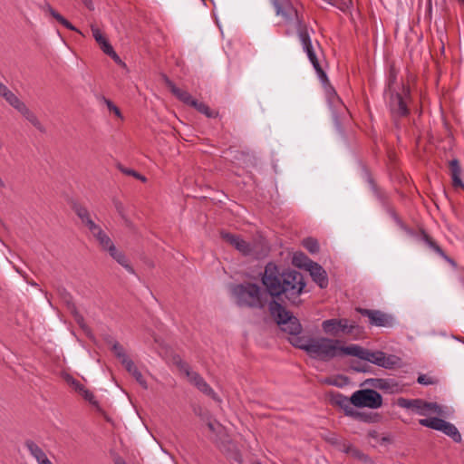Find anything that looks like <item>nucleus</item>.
Returning a JSON list of instances; mask_svg holds the SVG:
<instances>
[{"mask_svg": "<svg viewBox=\"0 0 464 464\" xmlns=\"http://www.w3.org/2000/svg\"><path fill=\"white\" fill-rule=\"evenodd\" d=\"M342 341L336 338L310 337L304 335L295 337L291 344L304 350L312 359L329 362L335 357L351 355L385 369H392L398 364L399 358L395 355H387L382 351L372 352L358 344L341 346Z\"/></svg>", "mask_w": 464, "mask_h": 464, "instance_id": "1", "label": "nucleus"}, {"mask_svg": "<svg viewBox=\"0 0 464 464\" xmlns=\"http://www.w3.org/2000/svg\"><path fill=\"white\" fill-rule=\"evenodd\" d=\"M261 282L270 296L284 295L294 304L300 303L299 297L305 286L302 273L291 269L281 272L278 266L273 262L267 263L265 266Z\"/></svg>", "mask_w": 464, "mask_h": 464, "instance_id": "2", "label": "nucleus"}, {"mask_svg": "<svg viewBox=\"0 0 464 464\" xmlns=\"http://www.w3.org/2000/svg\"><path fill=\"white\" fill-rule=\"evenodd\" d=\"M236 304L240 307L264 309L268 303V292L251 282L236 285L231 289Z\"/></svg>", "mask_w": 464, "mask_h": 464, "instance_id": "3", "label": "nucleus"}, {"mask_svg": "<svg viewBox=\"0 0 464 464\" xmlns=\"http://www.w3.org/2000/svg\"><path fill=\"white\" fill-rule=\"evenodd\" d=\"M220 237L245 256L261 259L266 256L270 250L266 242L258 241L250 244L245 241L240 236L224 230L220 231Z\"/></svg>", "mask_w": 464, "mask_h": 464, "instance_id": "4", "label": "nucleus"}, {"mask_svg": "<svg viewBox=\"0 0 464 464\" xmlns=\"http://www.w3.org/2000/svg\"><path fill=\"white\" fill-rule=\"evenodd\" d=\"M397 71L391 67L388 76L387 88L385 92L390 95V108L394 116L405 117L409 114L407 99L409 89L402 85L403 93H400L396 88Z\"/></svg>", "mask_w": 464, "mask_h": 464, "instance_id": "5", "label": "nucleus"}, {"mask_svg": "<svg viewBox=\"0 0 464 464\" xmlns=\"http://www.w3.org/2000/svg\"><path fill=\"white\" fill-rule=\"evenodd\" d=\"M269 312L275 318L277 324L281 326V329L284 332H287L291 335L289 338L290 343L291 340L295 337L303 336L300 335L302 332V325L299 320L289 311L285 310V308L281 304L274 299L271 300L269 302Z\"/></svg>", "mask_w": 464, "mask_h": 464, "instance_id": "6", "label": "nucleus"}, {"mask_svg": "<svg viewBox=\"0 0 464 464\" xmlns=\"http://www.w3.org/2000/svg\"><path fill=\"white\" fill-rule=\"evenodd\" d=\"M397 404L399 407L411 410L420 416H427L430 412L440 416L445 415L442 406L437 402H429L422 399H406L401 397L398 399Z\"/></svg>", "mask_w": 464, "mask_h": 464, "instance_id": "7", "label": "nucleus"}, {"mask_svg": "<svg viewBox=\"0 0 464 464\" xmlns=\"http://www.w3.org/2000/svg\"><path fill=\"white\" fill-rule=\"evenodd\" d=\"M175 362L179 371L184 372V374L188 377V382L192 385H194L199 392L210 397L216 401H220L219 397L209 386V384L203 379V377L199 373L192 371L186 362L179 358L178 360L175 361Z\"/></svg>", "mask_w": 464, "mask_h": 464, "instance_id": "8", "label": "nucleus"}, {"mask_svg": "<svg viewBox=\"0 0 464 464\" xmlns=\"http://www.w3.org/2000/svg\"><path fill=\"white\" fill-rule=\"evenodd\" d=\"M419 423L435 430L443 432L445 435L450 437L455 442L461 441V435L458 429L452 423L438 417H431L419 420Z\"/></svg>", "mask_w": 464, "mask_h": 464, "instance_id": "9", "label": "nucleus"}, {"mask_svg": "<svg viewBox=\"0 0 464 464\" xmlns=\"http://www.w3.org/2000/svg\"><path fill=\"white\" fill-rule=\"evenodd\" d=\"M352 402L355 407L380 408L382 404V395L372 389L359 390L353 393Z\"/></svg>", "mask_w": 464, "mask_h": 464, "instance_id": "10", "label": "nucleus"}, {"mask_svg": "<svg viewBox=\"0 0 464 464\" xmlns=\"http://www.w3.org/2000/svg\"><path fill=\"white\" fill-rule=\"evenodd\" d=\"M356 328L355 323L350 324L348 319H327L323 321V331L331 336L338 337L341 334H351Z\"/></svg>", "mask_w": 464, "mask_h": 464, "instance_id": "11", "label": "nucleus"}, {"mask_svg": "<svg viewBox=\"0 0 464 464\" xmlns=\"http://www.w3.org/2000/svg\"><path fill=\"white\" fill-rule=\"evenodd\" d=\"M300 256L307 261V264L299 263V256L293 258V264L299 267H306L313 280L320 286V288L327 287L328 277L325 270L317 263L310 260L304 254H301Z\"/></svg>", "mask_w": 464, "mask_h": 464, "instance_id": "12", "label": "nucleus"}, {"mask_svg": "<svg viewBox=\"0 0 464 464\" xmlns=\"http://www.w3.org/2000/svg\"><path fill=\"white\" fill-rule=\"evenodd\" d=\"M355 310L361 315L367 317L371 325L379 327H392L394 325L395 321L392 314L380 310H372L362 307H357Z\"/></svg>", "mask_w": 464, "mask_h": 464, "instance_id": "13", "label": "nucleus"}, {"mask_svg": "<svg viewBox=\"0 0 464 464\" xmlns=\"http://www.w3.org/2000/svg\"><path fill=\"white\" fill-rule=\"evenodd\" d=\"M271 3L275 8L276 14L282 16L285 23H291L293 21L298 23V19H304L290 0H271Z\"/></svg>", "mask_w": 464, "mask_h": 464, "instance_id": "14", "label": "nucleus"}, {"mask_svg": "<svg viewBox=\"0 0 464 464\" xmlns=\"http://www.w3.org/2000/svg\"><path fill=\"white\" fill-rule=\"evenodd\" d=\"M163 80L171 93L183 103L191 106L195 99L185 90L177 87L174 82L167 76L163 75Z\"/></svg>", "mask_w": 464, "mask_h": 464, "instance_id": "15", "label": "nucleus"}, {"mask_svg": "<svg viewBox=\"0 0 464 464\" xmlns=\"http://www.w3.org/2000/svg\"><path fill=\"white\" fill-rule=\"evenodd\" d=\"M24 446L30 454L36 459L38 464H51L52 461L47 458L44 451L33 440H27Z\"/></svg>", "mask_w": 464, "mask_h": 464, "instance_id": "16", "label": "nucleus"}, {"mask_svg": "<svg viewBox=\"0 0 464 464\" xmlns=\"http://www.w3.org/2000/svg\"><path fill=\"white\" fill-rule=\"evenodd\" d=\"M17 111L39 131L45 132V128L41 123L34 112H33L24 102L17 108Z\"/></svg>", "mask_w": 464, "mask_h": 464, "instance_id": "17", "label": "nucleus"}, {"mask_svg": "<svg viewBox=\"0 0 464 464\" xmlns=\"http://www.w3.org/2000/svg\"><path fill=\"white\" fill-rule=\"evenodd\" d=\"M109 255L121 266H122L128 272L133 274L134 269L130 265V262L128 258L126 257L125 254L116 248V246L113 245L110 247V249L107 251Z\"/></svg>", "mask_w": 464, "mask_h": 464, "instance_id": "18", "label": "nucleus"}, {"mask_svg": "<svg viewBox=\"0 0 464 464\" xmlns=\"http://www.w3.org/2000/svg\"><path fill=\"white\" fill-rule=\"evenodd\" d=\"M123 366L126 369V371L134 377L136 382L143 389H148V384L145 378L143 377L142 373L139 371V369L137 368V366L135 365L134 362L131 359L128 362H124Z\"/></svg>", "mask_w": 464, "mask_h": 464, "instance_id": "19", "label": "nucleus"}, {"mask_svg": "<svg viewBox=\"0 0 464 464\" xmlns=\"http://www.w3.org/2000/svg\"><path fill=\"white\" fill-rule=\"evenodd\" d=\"M450 170L452 178V185L455 188H464V183L460 179L461 168L458 160L454 159L450 161Z\"/></svg>", "mask_w": 464, "mask_h": 464, "instance_id": "20", "label": "nucleus"}, {"mask_svg": "<svg viewBox=\"0 0 464 464\" xmlns=\"http://www.w3.org/2000/svg\"><path fill=\"white\" fill-rule=\"evenodd\" d=\"M304 50L305 51L310 62L312 63L314 70L316 71V72L318 73L319 77L321 78L322 81H328L327 80V75L326 73L324 72V71L323 70V68L321 67L320 63H319V61L316 57V54L313 49V46H310V47H306V48H304Z\"/></svg>", "mask_w": 464, "mask_h": 464, "instance_id": "21", "label": "nucleus"}, {"mask_svg": "<svg viewBox=\"0 0 464 464\" xmlns=\"http://www.w3.org/2000/svg\"><path fill=\"white\" fill-rule=\"evenodd\" d=\"M296 27L299 39L303 44V48H308L312 46L310 35L308 34L307 27L304 24V19H298V23H296Z\"/></svg>", "mask_w": 464, "mask_h": 464, "instance_id": "22", "label": "nucleus"}, {"mask_svg": "<svg viewBox=\"0 0 464 464\" xmlns=\"http://www.w3.org/2000/svg\"><path fill=\"white\" fill-rule=\"evenodd\" d=\"M92 236L98 241L99 246L103 251H108L110 247L114 245L110 237L102 230V227L94 232Z\"/></svg>", "mask_w": 464, "mask_h": 464, "instance_id": "23", "label": "nucleus"}, {"mask_svg": "<svg viewBox=\"0 0 464 464\" xmlns=\"http://www.w3.org/2000/svg\"><path fill=\"white\" fill-rule=\"evenodd\" d=\"M336 404H338L343 411L345 415L353 417L355 410L353 409L352 396L350 398L339 394L336 398Z\"/></svg>", "mask_w": 464, "mask_h": 464, "instance_id": "24", "label": "nucleus"}, {"mask_svg": "<svg viewBox=\"0 0 464 464\" xmlns=\"http://www.w3.org/2000/svg\"><path fill=\"white\" fill-rule=\"evenodd\" d=\"M72 208L77 217L81 219L82 224H85L86 222L92 219L90 211L83 205L80 203H73Z\"/></svg>", "mask_w": 464, "mask_h": 464, "instance_id": "25", "label": "nucleus"}, {"mask_svg": "<svg viewBox=\"0 0 464 464\" xmlns=\"http://www.w3.org/2000/svg\"><path fill=\"white\" fill-rule=\"evenodd\" d=\"M72 208L77 217L81 219L82 224H85L86 222L92 219L90 211L83 205L80 203H73Z\"/></svg>", "mask_w": 464, "mask_h": 464, "instance_id": "26", "label": "nucleus"}, {"mask_svg": "<svg viewBox=\"0 0 464 464\" xmlns=\"http://www.w3.org/2000/svg\"><path fill=\"white\" fill-rule=\"evenodd\" d=\"M352 418L366 423H374L380 420V416L377 413L361 412L357 411H355Z\"/></svg>", "mask_w": 464, "mask_h": 464, "instance_id": "27", "label": "nucleus"}, {"mask_svg": "<svg viewBox=\"0 0 464 464\" xmlns=\"http://www.w3.org/2000/svg\"><path fill=\"white\" fill-rule=\"evenodd\" d=\"M191 107L195 108L198 112L206 115L208 118H216L218 116V112L212 111L206 103L198 102L195 99Z\"/></svg>", "mask_w": 464, "mask_h": 464, "instance_id": "28", "label": "nucleus"}, {"mask_svg": "<svg viewBox=\"0 0 464 464\" xmlns=\"http://www.w3.org/2000/svg\"><path fill=\"white\" fill-rule=\"evenodd\" d=\"M47 10L49 14L61 24H63L65 28L71 31L79 32L67 19H65L62 14H60L56 10H54L51 5H48Z\"/></svg>", "mask_w": 464, "mask_h": 464, "instance_id": "29", "label": "nucleus"}, {"mask_svg": "<svg viewBox=\"0 0 464 464\" xmlns=\"http://www.w3.org/2000/svg\"><path fill=\"white\" fill-rule=\"evenodd\" d=\"M47 10L49 14L61 24H63L65 28L71 31L79 32L67 19H65L62 14H60L56 10H54L51 5H48Z\"/></svg>", "mask_w": 464, "mask_h": 464, "instance_id": "30", "label": "nucleus"}, {"mask_svg": "<svg viewBox=\"0 0 464 464\" xmlns=\"http://www.w3.org/2000/svg\"><path fill=\"white\" fill-rule=\"evenodd\" d=\"M422 239L424 242L431 247L437 254H439L440 256L444 257L445 259L449 260L450 262H452L444 253L442 248L424 231H422Z\"/></svg>", "mask_w": 464, "mask_h": 464, "instance_id": "31", "label": "nucleus"}, {"mask_svg": "<svg viewBox=\"0 0 464 464\" xmlns=\"http://www.w3.org/2000/svg\"><path fill=\"white\" fill-rule=\"evenodd\" d=\"M91 28L92 36L94 37L95 41L98 43L102 51L106 50V45L111 46V44L108 42L106 37L103 35V34L98 27H96L95 25H92Z\"/></svg>", "mask_w": 464, "mask_h": 464, "instance_id": "32", "label": "nucleus"}, {"mask_svg": "<svg viewBox=\"0 0 464 464\" xmlns=\"http://www.w3.org/2000/svg\"><path fill=\"white\" fill-rule=\"evenodd\" d=\"M114 355L121 361V364H124V362H128L130 359L125 353L123 346L119 343H113V346L111 348Z\"/></svg>", "mask_w": 464, "mask_h": 464, "instance_id": "33", "label": "nucleus"}, {"mask_svg": "<svg viewBox=\"0 0 464 464\" xmlns=\"http://www.w3.org/2000/svg\"><path fill=\"white\" fill-rule=\"evenodd\" d=\"M2 97L15 110H17V108H19L24 102L9 89L2 95Z\"/></svg>", "mask_w": 464, "mask_h": 464, "instance_id": "34", "label": "nucleus"}, {"mask_svg": "<svg viewBox=\"0 0 464 464\" xmlns=\"http://www.w3.org/2000/svg\"><path fill=\"white\" fill-rule=\"evenodd\" d=\"M70 313L73 316L76 324L82 329H88V326L85 323L84 317L80 314L75 304H71V309H69Z\"/></svg>", "mask_w": 464, "mask_h": 464, "instance_id": "35", "label": "nucleus"}, {"mask_svg": "<svg viewBox=\"0 0 464 464\" xmlns=\"http://www.w3.org/2000/svg\"><path fill=\"white\" fill-rule=\"evenodd\" d=\"M117 168H118V169H119L121 173H123V174H125V175L132 176V177H134L135 179H139V180H140V181H142V182H146V181H147L146 177H144L143 175L140 174L139 172H137V171H136V170H134V169H128V168L124 167V166H123V165H121V164H118V165H117Z\"/></svg>", "mask_w": 464, "mask_h": 464, "instance_id": "36", "label": "nucleus"}, {"mask_svg": "<svg viewBox=\"0 0 464 464\" xmlns=\"http://www.w3.org/2000/svg\"><path fill=\"white\" fill-rule=\"evenodd\" d=\"M303 246L312 254L317 253L320 249L317 240L313 237L304 238L303 240Z\"/></svg>", "mask_w": 464, "mask_h": 464, "instance_id": "37", "label": "nucleus"}, {"mask_svg": "<svg viewBox=\"0 0 464 464\" xmlns=\"http://www.w3.org/2000/svg\"><path fill=\"white\" fill-rule=\"evenodd\" d=\"M64 380L79 394L85 389L83 384H82L78 380L74 379L72 376L69 374H66L64 376Z\"/></svg>", "mask_w": 464, "mask_h": 464, "instance_id": "38", "label": "nucleus"}, {"mask_svg": "<svg viewBox=\"0 0 464 464\" xmlns=\"http://www.w3.org/2000/svg\"><path fill=\"white\" fill-rule=\"evenodd\" d=\"M58 293L63 301L65 303L68 310L71 309V304H75L72 295L64 287L58 288Z\"/></svg>", "mask_w": 464, "mask_h": 464, "instance_id": "39", "label": "nucleus"}, {"mask_svg": "<svg viewBox=\"0 0 464 464\" xmlns=\"http://www.w3.org/2000/svg\"><path fill=\"white\" fill-rule=\"evenodd\" d=\"M105 48L106 50L103 51L104 53L110 56L116 63L120 65H125V63L121 61L120 56L115 53L111 45H106Z\"/></svg>", "mask_w": 464, "mask_h": 464, "instance_id": "40", "label": "nucleus"}, {"mask_svg": "<svg viewBox=\"0 0 464 464\" xmlns=\"http://www.w3.org/2000/svg\"><path fill=\"white\" fill-rule=\"evenodd\" d=\"M81 396L93 406H98V401L95 400L93 393L86 388L80 393Z\"/></svg>", "mask_w": 464, "mask_h": 464, "instance_id": "41", "label": "nucleus"}, {"mask_svg": "<svg viewBox=\"0 0 464 464\" xmlns=\"http://www.w3.org/2000/svg\"><path fill=\"white\" fill-rule=\"evenodd\" d=\"M207 426L211 432H213L217 435L221 433L223 430V426L218 422L208 421Z\"/></svg>", "mask_w": 464, "mask_h": 464, "instance_id": "42", "label": "nucleus"}, {"mask_svg": "<svg viewBox=\"0 0 464 464\" xmlns=\"http://www.w3.org/2000/svg\"><path fill=\"white\" fill-rule=\"evenodd\" d=\"M108 109L110 111H112L117 117H121V112L120 109L113 104V102L106 98H103Z\"/></svg>", "mask_w": 464, "mask_h": 464, "instance_id": "43", "label": "nucleus"}, {"mask_svg": "<svg viewBox=\"0 0 464 464\" xmlns=\"http://www.w3.org/2000/svg\"><path fill=\"white\" fill-rule=\"evenodd\" d=\"M390 213L392 217L393 218L396 224L403 230L410 231L407 227V226L404 224V222L400 218V217L397 215V213L394 211V209H390Z\"/></svg>", "mask_w": 464, "mask_h": 464, "instance_id": "44", "label": "nucleus"}, {"mask_svg": "<svg viewBox=\"0 0 464 464\" xmlns=\"http://www.w3.org/2000/svg\"><path fill=\"white\" fill-rule=\"evenodd\" d=\"M417 382L422 385H430V384L435 383V381L433 380V378H431L426 374H420L418 377Z\"/></svg>", "mask_w": 464, "mask_h": 464, "instance_id": "45", "label": "nucleus"}, {"mask_svg": "<svg viewBox=\"0 0 464 464\" xmlns=\"http://www.w3.org/2000/svg\"><path fill=\"white\" fill-rule=\"evenodd\" d=\"M370 366L367 364L362 365L360 362H356L351 365V368L358 372H367Z\"/></svg>", "mask_w": 464, "mask_h": 464, "instance_id": "46", "label": "nucleus"}, {"mask_svg": "<svg viewBox=\"0 0 464 464\" xmlns=\"http://www.w3.org/2000/svg\"><path fill=\"white\" fill-rule=\"evenodd\" d=\"M83 225L89 229L92 235L101 227L92 219H91L90 221L86 222Z\"/></svg>", "mask_w": 464, "mask_h": 464, "instance_id": "47", "label": "nucleus"}, {"mask_svg": "<svg viewBox=\"0 0 464 464\" xmlns=\"http://www.w3.org/2000/svg\"><path fill=\"white\" fill-rule=\"evenodd\" d=\"M104 341L107 344L111 345V348L113 346V343H117L118 341H116L112 336L111 335H106L104 337Z\"/></svg>", "mask_w": 464, "mask_h": 464, "instance_id": "48", "label": "nucleus"}, {"mask_svg": "<svg viewBox=\"0 0 464 464\" xmlns=\"http://www.w3.org/2000/svg\"><path fill=\"white\" fill-rule=\"evenodd\" d=\"M352 450H353V452L351 453V455H353L354 457H357L359 459L363 457V454L358 449H356L355 447L353 449H352Z\"/></svg>", "mask_w": 464, "mask_h": 464, "instance_id": "49", "label": "nucleus"}, {"mask_svg": "<svg viewBox=\"0 0 464 464\" xmlns=\"http://www.w3.org/2000/svg\"><path fill=\"white\" fill-rule=\"evenodd\" d=\"M82 3L84 4V5H85L88 9H90V10L93 9L92 0H82Z\"/></svg>", "mask_w": 464, "mask_h": 464, "instance_id": "50", "label": "nucleus"}, {"mask_svg": "<svg viewBox=\"0 0 464 464\" xmlns=\"http://www.w3.org/2000/svg\"><path fill=\"white\" fill-rule=\"evenodd\" d=\"M8 90V87L4 83L0 82V96L5 94V92Z\"/></svg>", "mask_w": 464, "mask_h": 464, "instance_id": "51", "label": "nucleus"}, {"mask_svg": "<svg viewBox=\"0 0 464 464\" xmlns=\"http://www.w3.org/2000/svg\"><path fill=\"white\" fill-rule=\"evenodd\" d=\"M372 382H378V385L374 384L376 387L382 388V382H384L382 379H375L372 380Z\"/></svg>", "mask_w": 464, "mask_h": 464, "instance_id": "52", "label": "nucleus"}, {"mask_svg": "<svg viewBox=\"0 0 464 464\" xmlns=\"http://www.w3.org/2000/svg\"><path fill=\"white\" fill-rule=\"evenodd\" d=\"M301 254L302 253L295 254L294 257L299 256L298 262L301 264H307V261L300 256Z\"/></svg>", "mask_w": 464, "mask_h": 464, "instance_id": "53", "label": "nucleus"}, {"mask_svg": "<svg viewBox=\"0 0 464 464\" xmlns=\"http://www.w3.org/2000/svg\"><path fill=\"white\" fill-rule=\"evenodd\" d=\"M368 435L372 438H377L378 432L376 430H371V431H369Z\"/></svg>", "mask_w": 464, "mask_h": 464, "instance_id": "54", "label": "nucleus"}, {"mask_svg": "<svg viewBox=\"0 0 464 464\" xmlns=\"http://www.w3.org/2000/svg\"><path fill=\"white\" fill-rule=\"evenodd\" d=\"M114 462L115 464H127L121 458H116Z\"/></svg>", "mask_w": 464, "mask_h": 464, "instance_id": "55", "label": "nucleus"}, {"mask_svg": "<svg viewBox=\"0 0 464 464\" xmlns=\"http://www.w3.org/2000/svg\"><path fill=\"white\" fill-rule=\"evenodd\" d=\"M354 447L352 446V445H348L346 448H345V452L348 453V454H351L353 452L352 449H353Z\"/></svg>", "mask_w": 464, "mask_h": 464, "instance_id": "56", "label": "nucleus"}, {"mask_svg": "<svg viewBox=\"0 0 464 464\" xmlns=\"http://www.w3.org/2000/svg\"><path fill=\"white\" fill-rule=\"evenodd\" d=\"M4 187H5V183L2 180V179L0 178V188H4Z\"/></svg>", "mask_w": 464, "mask_h": 464, "instance_id": "57", "label": "nucleus"}, {"mask_svg": "<svg viewBox=\"0 0 464 464\" xmlns=\"http://www.w3.org/2000/svg\"><path fill=\"white\" fill-rule=\"evenodd\" d=\"M429 11H431V0H429Z\"/></svg>", "mask_w": 464, "mask_h": 464, "instance_id": "58", "label": "nucleus"}, {"mask_svg": "<svg viewBox=\"0 0 464 464\" xmlns=\"http://www.w3.org/2000/svg\"><path fill=\"white\" fill-rule=\"evenodd\" d=\"M116 208H117L118 210H120L121 206L116 205Z\"/></svg>", "mask_w": 464, "mask_h": 464, "instance_id": "59", "label": "nucleus"}, {"mask_svg": "<svg viewBox=\"0 0 464 464\" xmlns=\"http://www.w3.org/2000/svg\"><path fill=\"white\" fill-rule=\"evenodd\" d=\"M460 3H463L464 4V0H459Z\"/></svg>", "mask_w": 464, "mask_h": 464, "instance_id": "60", "label": "nucleus"}, {"mask_svg": "<svg viewBox=\"0 0 464 464\" xmlns=\"http://www.w3.org/2000/svg\"><path fill=\"white\" fill-rule=\"evenodd\" d=\"M51 464H53V463H51Z\"/></svg>", "mask_w": 464, "mask_h": 464, "instance_id": "61", "label": "nucleus"}]
</instances>
